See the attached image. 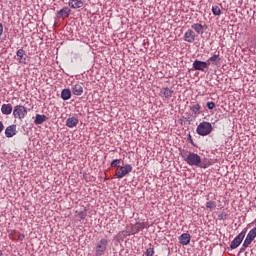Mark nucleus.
<instances>
[{"instance_id":"9","label":"nucleus","mask_w":256,"mask_h":256,"mask_svg":"<svg viewBox=\"0 0 256 256\" xmlns=\"http://www.w3.org/2000/svg\"><path fill=\"white\" fill-rule=\"evenodd\" d=\"M206 63L208 64V67L212 65V67H219L221 65V57L219 54H214L211 56Z\"/></svg>"},{"instance_id":"22","label":"nucleus","mask_w":256,"mask_h":256,"mask_svg":"<svg viewBox=\"0 0 256 256\" xmlns=\"http://www.w3.org/2000/svg\"><path fill=\"white\" fill-rule=\"evenodd\" d=\"M45 121H47V116L37 114L36 118L34 120V123H35V125H43V123H45Z\"/></svg>"},{"instance_id":"2","label":"nucleus","mask_w":256,"mask_h":256,"mask_svg":"<svg viewBox=\"0 0 256 256\" xmlns=\"http://www.w3.org/2000/svg\"><path fill=\"white\" fill-rule=\"evenodd\" d=\"M196 133L201 137H207V135L213 133V125L211 122L203 121L197 126Z\"/></svg>"},{"instance_id":"23","label":"nucleus","mask_w":256,"mask_h":256,"mask_svg":"<svg viewBox=\"0 0 256 256\" xmlns=\"http://www.w3.org/2000/svg\"><path fill=\"white\" fill-rule=\"evenodd\" d=\"M61 98L63 101H69V99H71V90L63 89L61 92Z\"/></svg>"},{"instance_id":"18","label":"nucleus","mask_w":256,"mask_h":256,"mask_svg":"<svg viewBox=\"0 0 256 256\" xmlns=\"http://www.w3.org/2000/svg\"><path fill=\"white\" fill-rule=\"evenodd\" d=\"M179 243L181 245H189V243H191V235L187 234V233H183L180 237H179Z\"/></svg>"},{"instance_id":"21","label":"nucleus","mask_w":256,"mask_h":256,"mask_svg":"<svg viewBox=\"0 0 256 256\" xmlns=\"http://www.w3.org/2000/svg\"><path fill=\"white\" fill-rule=\"evenodd\" d=\"M191 29H193L196 33H198V35H203L204 33V27L202 24H199V23L192 24Z\"/></svg>"},{"instance_id":"28","label":"nucleus","mask_w":256,"mask_h":256,"mask_svg":"<svg viewBox=\"0 0 256 256\" xmlns=\"http://www.w3.org/2000/svg\"><path fill=\"white\" fill-rule=\"evenodd\" d=\"M77 213V217H79V219H85V217H87V210H83V211H76Z\"/></svg>"},{"instance_id":"30","label":"nucleus","mask_w":256,"mask_h":256,"mask_svg":"<svg viewBox=\"0 0 256 256\" xmlns=\"http://www.w3.org/2000/svg\"><path fill=\"white\" fill-rule=\"evenodd\" d=\"M206 107L209 109H215V102H207Z\"/></svg>"},{"instance_id":"19","label":"nucleus","mask_w":256,"mask_h":256,"mask_svg":"<svg viewBox=\"0 0 256 256\" xmlns=\"http://www.w3.org/2000/svg\"><path fill=\"white\" fill-rule=\"evenodd\" d=\"M1 113L2 115H11V113H13V106L11 104H3Z\"/></svg>"},{"instance_id":"8","label":"nucleus","mask_w":256,"mask_h":256,"mask_svg":"<svg viewBox=\"0 0 256 256\" xmlns=\"http://www.w3.org/2000/svg\"><path fill=\"white\" fill-rule=\"evenodd\" d=\"M192 66L195 71L205 72V71H207V69H209V64L207 62L201 61V60H195L192 64Z\"/></svg>"},{"instance_id":"7","label":"nucleus","mask_w":256,"mask_h":256,"mask_svg":"<svg viewBox=\"0 0 256 256\" xmlns=\"http://www.w3.org/2000/svg\"><path fill=\"white\" fill-rule=\"evenodd\" d=\"M247 235V228H244L241 233H239L234 240L230 244V249H237L241 243H243V239H245V236Z\"/></svg>"},{"instance_id":"17","label":"nucleus","mask_w":256,"mask_h":256,"mask_svg":"<svg viewBox=\"0 0 256 256\" xmlns=\"http://www.w3.org/2000/svg\"><path fill=\"white\" fill-rule=\"evenodd\" d=\"M73 95H76L77 97L83 95V84L77 83L72 88Z\"/></svg>"},{"instance_id":"24","label":"nucleus","mask_w":256,"mask_h":256,"mask_svg":"<svg viewBox=\"0 0 256 256\" xmlns=\"http://www.w3.org/2000/svg\"><path fill=\"white\" fill-rule=\"evenodd\" d=\"M190 111H192V113L194 115H199L200 111H201V105L199 104H194L190 107Z\"/></svg>"},{"instance_id":"16","label":"nucleus","mask_w":256,"mask_h":256,"mask_svg":"<svg viewBox=\"0 0 256 256\" xmlns=\"http://www.w3.org/2000/svg\"><path fill=\"white\" fill-rule=\"evenodd\" d=\"M16 55L18 57L17 61L22 65H27V58L25 57V50L19 49L16 52Z\"/></svg>"},{"instance_id":"31","label":"nucleus","mask_w":256,"mask_h":256,"mask_svg":"<svg viewBox=\"0 0 256 256\" xmlns=\"http://www.w3.org/2000/svg\"><path fill=\"white\" fill-rule=\"evenodd\" d=\"M18 239L19 241H23L25 239V234H19Z\"/></svg>"},{"instance_id":"13","label":"nucleus","mask_w":256,"mask_h":256,"mask_svg":"<svg viewBox=\"0 0 256 256\" xmlns=\"http://www.w3.org/2000/svg\"><path fill=\"white\" fill-rule=\"evenodd\" d=\"M15 135H17V125L13 124L5 129V136L8 139H11V137H15Z\"/></svg>"},{"instance_id":"20","label":"nucleus","mask_w":256,"mask_h":256,"mask_svg":"<svg viewBox=\"0 0 256 256\" xmlns=\"http://www.w3.org/2000/svg\"><path fill=\"white\" fill-rule=\"evenodd\" d=\"M68 5L72 9H81V7H83V1L82 0H70L68 2Z\"/></svg>"},{"instance_id":"6","label":"nucleus","mask_w":256,"mask_h":256,"mask_svg":"<svg viewBox=\"0 0 256 256\" xmlns=\"http://www.w3.org/2000/svg\"><path fill=\"white\" fill-rule=\"evenodd\" d=\"M255 238H256V227L252 228L248 232V234L243 242V245H242L243 248H241V251H245V249H247V247H249V245H251V243H253V241H255Z\"/></svg>"},{"instance_id":"26","label":"nucleus","mask_w":256,"mask_h":256,"mask_svg":"<svg viewBox=\"0 0 256 256\" xmlns=\"http://www.w3.org/2000/svg\"><path fill=\"white\" fill-rule=\"evenodd\" d=\"M119 165H121V159H115L111 162L110 167L112 168L116 167L118 169Z\"/></svg>"},{"instance_id":"5","label":"nucleus","mask_w":256,"mask_h":256,"mask_svg":"<svg viewBox=\"0 0 256 256\" xmlns=\"http://www.w3.org/2000/svg\"><path fill=\"white\" fill-rule=\"evenodd\" d=\"M108 245L109 240H107L106 238H102L100 241H98L95 248L96 256L105 255V251H107Z\"/></svg>"},{"instance_id":"32","label":"nucleus","mask_w":256,"mask_h":256,"mask_svg":"<svg viewBox=\"0 0 256 256\" xmlns=\"http://www.w3.org/2000/svg\"><path fill=\"white\" fill-rule=\"evenodd\" d=\"M3 129H5V126L3 125V122L0 121V133L3 132Z\"/></svg>"},{"instance_id":"11","label":"nucleus","mask_w":256,"mask_h":256,"mask_svg":"<svg viewBox=\"0 0 256 256\" xmlns=\"http://www.w3.org/2000/svg\"><path fill=\"white\" fill-rule=\"evenodd\" d=\"M196 37L195 31L188 29L184 34V41H186V43H195Z\"/></svg>"},{"instance_id":"35","label":"nucleus","mask_w":256,"mask_h":256,"mask_svg":"<svg viewBox=\"0 0 256 256\" xmlns=\"http://www.w3.org/2000/svg\"><path fill=\"white\" fill-rule=\"evenodd\" d=\"M189 139H190V142L193 143V140H191V138H189Z\"/></svg>"},{"instance_id":"14","label":"nucleus","mask_w":256,"mask_h":256,"mask_svg":"<svg viewBox=\"0 0 256 256\" xmlns=\"http://www.w3.org/2000/svg\"><path fill=\"white\" fill-rule=\"evenodd\" d=\"M145 227H147V223L145 222L136 223L135 225H132L131 234L136 235V233H139V231H143Z\"/></svg>"},{"instance_id":"15","label":"nucleus","mask_w":256,"mask_h":256,"mask_svg":"<svg viewBox=\"0 0 256 256\" xmlns=\"http://www.w3.org/2000/svg\"><path fill=\"white\" fill-rule=\"evenodd\" d=\"M77 125H79V118L75 116L69 117L66 120V127H69V129H73V127H77Z\"/></svg>"},{"instance_id":"1","label":"nucleus","mask_w":256,"mask_h":256,"mask_svg":"<svg viewBox=\"0 0 256 256\" xmlns=\"http://www.w3.org/2000/svg\"><path fill=\"white\" fill-rule=\"evenodd\" d=\"M184 160L187 165H190V167H199L200 169H207L213 165V161L211 159H201V156L195 152H188Z\"/></svg>"},{"instance_id":"4","label":"nucleus","mask_w":256,"mask_h":256,"mask_svg":"<svg viewBox=\"0 0 256 256\" xmlns=\"http://www.w3.org/2000/svg\"><path fill=\"white\" fill-rule=\"evenodd\" d=\"M27 113V107L23 105H16L13 109L14 119H19L20 121H23L27 117Z\"/></svg>"},{"instance_id":"25","label":"nucleus","mask_w":256,"mask_h":256,"mask_svg":"<svg viewBox=\"0 0 256 256\" xmlns=\"http://www.w3.org/2000/svg\"><path fill=\"white\" fill-rule=\"evenodd\" d=\"M212 13L215 17H219L221 15V8L217 5L212 6Z\"/></svg>"},{"instance_id":"12","label":"nucleus","mask_w":256,"mask_h":256,"mask_svg":"<svg viewBox=\"0 0 256 256\" xmlns=\"http://www.w3.org/2000/svg\"><path fill=\"white\" fill-rule=\"evenodd\" d=\"M160 97H162V99H171V97H173V89L169 87H163L160 90Z\"/></svg>"},{"instance_id":"29","label":"nucleus","mask_w":256,"mask_h":256,"mask_svg":"<svg viewBox=\"0 0 256 256\" xmlns=\"http://www.w3.org/2000/svg\"><path fill=\"white\" fill-rule=\"evenodd\" d=\"M146 256H153L155 255V250L153 248H148L145 252Z\"/></svg>"},{"instance_id":"3","label":"nucleus","mask_w":256,"mask_h":256,"mask_svg":"<svg viewBox=\"0 0 256 256\" xmlns=\"http://www.w3.org/2000/svg\"><path fill=\"white\" fill-rule=\"evenodd\" d=\"M133 172V166L131 164H125L123 166H118L115 170L116 179H123V177H127L129 173Z\"/></svg>"},{"instance_id":"27","label":"nucleus","mask_w":256,"mask_h":256,"mask_svg":"<svg viewBox=\"0 0 256 256\" xmlns=\"http://www.w3.org/2000/svg\"><path fill=\"white\" fill-rule=\"evenodd\" d=\"M206 207L207 209H215V207H217V203L215 201H208L206 203Z\"/></svg>"},{"instance_id":"10","label":"nucleus","mask_w":256,"mask_h":256,"mask_svg":"<svg viewBox=\"0 0 256 256\" xmlns=\"http://www.w3.org/2000/svg\"><path fill=\"white\" fill-rule=\"evenodd\" d=\"M71 15V8L64 7L56 13L57 19H67Z\"/></svg>"},{"instance_id":"33","label":"nucleus","mask_w":256,"mask_h":256,"mask_svg":"<svg viewBox=\"0 0 256 256\" xmlns=\"http://www.w3.org/2000/svg\"><path fill=\"white\" fill-rule=\"evenodd\" d=\"M3 35V24L0 23V37Z\"/></svg>"},{"instance_id":"34","label":"nucleus","mask_w":256,"mask_h":256,"mask_svg":"<svg viewBox=\"0 0 256 256\" xmlns=\"http://www.w3.org/2000/svg\"><path fill=\"white\" fill-rule=\"evenodd\" d=\"M0 256H3V251L0 250Z\"/></svg>"}]
</instances>
